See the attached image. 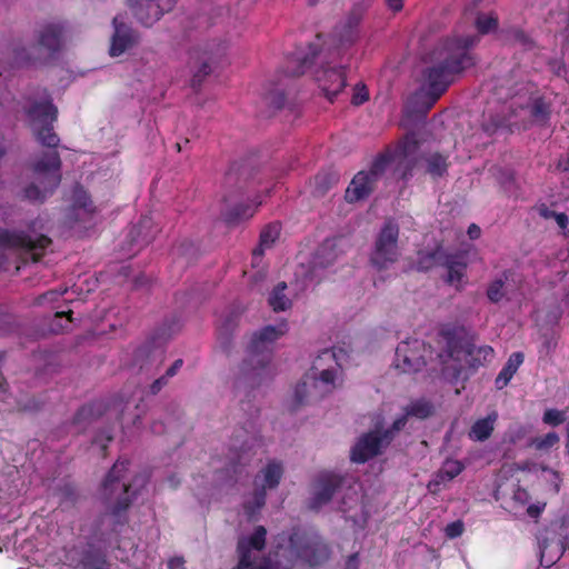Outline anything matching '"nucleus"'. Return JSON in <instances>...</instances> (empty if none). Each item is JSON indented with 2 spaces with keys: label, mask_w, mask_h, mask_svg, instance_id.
<instances>
[{
  "label": "nucleus",
  "mask_w": 569,
  "mask_h": 569,
  "mask_svg": "<svg viewBox=\"0 0 569 569\" xmlns=\"http://www.w3.org/2000/svg\"><path fill=\"white\" fill-rule=\"evenodd\" d=\"M254 212L256 209L252 206L239 203L223 213V220L228 226H236L253 217Z\"/></svg>",
  "instance_id": "c756f323"
},
{
  "label": "nucleus",
  "mask_w": 569,
  "mask_h": 569,
  "mask_svg": "<svg viewBox=\"0 0 569 569\" xmlns=\"http://www.w3.org/2000/svg\"><path fill=\"white\" fill-rule=\"evenodd\" d=\"M253 455L254 453H251L244 445L241 446L240 449L230 458L227 470L234 475L241 473V469L250 463Z\"/></svg>",
  "instance_id": "c9c22d12"
},
{
  "label": "nucleus",
  "mask_w": 569,
  "mask_h": 569,
  "mask_svg": "<svg viewBox=\"0 0 569 569\" xmlns=\"http://www.w3.org/2000/svg\"><path fill=\"white\" fill-rule=\"evenodd\" d=\"M112 26L113 34L111 37L109 54L111 57H119L138 43L139 34L124 22L121 14L113 18Z\"/></svg>",
  "instance_id": "2eb2a0df"
},
{
  "label": "nucleus",
  "mask_w": 569,
  "mask_h": 569,
  "mask_svg": "<svg viewBox=\"0 0 569 569\" xmlns=\"http://www.w3.org/2000/svg\"><path fill=\"white\" fill-rule=\"evenodd\" d=\"M405 412L408 417H415L418 419H427L433 415V405L426 399H418L412 401L405 408Z\"/></svg>",
  "instance_id": "f704fd0d"
},
{
  "label": "nucleus",
  "mask_w": 569,
  "mask_h": 569,
  "mask_svg": "<svg viewBox=\"0 0 569 569\" xmlns=\"http://www.w3.org/2000/svg\"><path fill=\"white\" fill-rule=\"evenodd\" d=\"M66 24L63 22H48L37 31V46L48 52L50 57L61 51L64 42Z\"/></svg>",
  "instance_id": "dca6fc26"
},
{
  "label": "nucleus",
  "mask_w": 569,
  "mask_h": 569,
  "mask_svg": "<svg viewBox=\"0 0 569 569\" xmlns=\"http://www.w3.org/2000/svg\"><path fill=\"white\" fill-rule=\"evenodd\" d=\"M130 461L119 458L101 483V498L106 512L83 522L79 540L64 548V558L72 569H110L107 548L119 542V536L129 523L128 510L139 495L134 485L142 487L146 478L137 476L126 481Z\"/></svg>",
  "instance_id": "f257e3e1"
},
{
  "label": "nucleus",
  "mask_w": 569,
  "mask_h": 569,
  "mask_svg": "<svg viewBox=\"0 0 569 569\" xmlns=\"http://www.w3.org/2000/svg\"><path fill=\"white\" fill-rule=\"evenodd\" d=\"M113 440V435L110 429L99 431L93 440L92 445L99 446L102 457L107 456L108 445Z\"/></svg>",
  "instance_id": "37998d69"
},
{
  "label": "nucleus",
  "mask_w": 569,
  "mask_h": 569,
  "mask_svg": "<svg viewBox=\"0 0 569 569\" xmlns=\"http://www.w3.org/2000/svg\"><path fill=\"white\" fill-rule=\"evenodd\" d=\"M168 569H184V560L181 557L171 558L168 561Z\"/></svg>",
  "instance_id": "e2e57ef3"
},
{
  "label": "nucleus",
  "mask_w": 569,
  "mask_h": 569,
  "mask_svg": "<svg viewBox=\"0 0 569 569\" xmlns=\"http://www.w3.org/2000/svg\"><path fill=\"white\" fill-rule=\"evenodd\" d=\"M339 353H343V350L342 349H336V348H332V349H325L322 350V352L319 355V360L321 359H333L336 361V363L341 367L340 362H339Z\"/></svg>",
  "instance_id": "5fc2aeb1"
},
{
  "label": "nucleus",
  "mask_w": 569,
  "mask_h": 569,
  "mask_svg": "<svg viewBox=\"0 0 569 569\" xmlns=\"http://www.w3.org/2000/svg\"><path fill=\"white\" fill-rule=\"evenodd\" d=\"M358 553L348 557L345 569H358Z\"/></svg>",
  "instance_id": "774afa93"
},
{
  "label": "nucleus",
  "mask_w": 569,
  "mask_h": 569,
  "mask_svg": "<svg viewBox=\"0 0 569 569\" xmlns=\"http://www.w3.org/2000/svg\"><path fill=\"white\" fill-rule=\"evenodd\" d=\"M511 499L516 508H523L529 503L531 497L527 489L517 486L512 492Z\"/></svg>",
  "instance_id": "49530a36"
},
{
  "label": "nucleus",
  "mask_w": 569,
  "mask_h": 569,
  "mask_svg": "<svg viewBox=\"0 0 569 569\" xmlns=\"http://www.w3.org/2000/svg\"><path fill=\"white\" fill-rule=\"evenodd\" d=\"M296 548L298 557L310 566L321 565L330 555L329 547L318 538L308 539L303 545Z\"/></svg>",
  "instance_id": "a211bd4d"
},
{
  "label": "nucleus",
  "mask_w": 569,
  "mask_h": 569,
  "mask_svg": "<svg viewBox=\"0 0 569 569\" xmlns=\"http://www.w3.org/2000/svg\"><path fill=\"white\" fill-rule=\"evenodd\" d=\"M368 100H369V92H368L367 87L365 84H360V83L356 84L353 94L351 98V103L353 106H361L362 103H365Z\"/></svg>",
  "instance_id": "09e8293b"
},
{
  "label": "nucleus",
  "mask_w": 569,
  "mask_h": 569,
  "mask_svg": "<svg viewBox=\"0 0 569 569\" xmlns=\"http://www.w3.org/2000/svg\"><path fill=\"white\" fill-rule=\"evenodd\" d=\"M423 161L426 164V172L432 179L436 180L442 178L448 173V168L450 166L448 153L431 152L423 157Z\"/></svg>",
  "instance_id": "393cba45"
},
{
  "label": "nucleus",
  "mask_w": 569,
  "mask_h": 569,
  "mask_svg": "<svg viewBox=\"0 0 569 569\" xmlns=\"http://www.w3.org/2000/svg\"><path fill=\"white\" fill-rule=\"evenodd\" d=\"M26 113L32 123L36 140L42 147L57 149L60 138L53 124L58 119V109L52 101H33ZM61 166L62 161L57 150L43 152L31 164L37 182H31L23 189V198L30 202L43 203L61 183Z\"/></svg>",
  "instance_id": "f03ea898"
},
{
  "label": "nucleus",
  "mask_w": 569,
  "mask_h": 569,
  "mask_svg": "<svg viewBox=\"0 0 569 569\" xmlns=\"http://www.w3.org/2000/svg\"><path fill=\"white\" fill-rule=\"evenodd\" d=\"M359 20L356 17L348 18V21L346 23V39L341 40L343 42L352 43L355 42L357 38V27H358Z\"/></svg>",
  "instance_id": "8fccbe9b"
},
{
  "label": "nucleus",
  "mask_w": 569,
  "mask_h": 569,
  "mask_svg": "<svg viewBox=\"0 0 569 569\" xmlns=\"http://www.w3.org/2000/svg\"><path fill=\"white\" fill-rule=\"evenodd\" d=\"M559 442V436L556 432H548L547 435L542 437H537L532 445L538 450H545L553 447L556 443Z\"/></svg>",
  "instance_id": "c03bdc74"
},
{
  "label": "nucleus",
  "mask_w": 569,
  "mask_h": 569,
  "mask_svg": "<svg viewBox=\"0 0 569 569\" xmlns=\"http://www.w3.org/2000/svg\"><path fill=\"white\" fill-rule=\"evenodd\" d=\"M72 206L76 209H83L86 212H93L94 207L90 194L83 189L82 186L77 184L72 191Z\"/></svg>",
  "instance_id": "4c0bfd02"
},
{
  "label": "nucleus",
  "mask_w": 569,
  "mask_h": 569,
  "mask_svg": "<svg viewBox=\"0 0 569 569\" xmlns=\"http://www.w3.org/2000/svg\"><path fill=\"white\" fill-rule=\"evenodd\" d=\"M442 267L447 268L448 270L446 282L448 284H455L463 279L467 263L463 261V258L460 254L448 252Z\"/></svg>",
  "instance_id": "bb28decb"
},
{
  "label": "nucleus",
  "mask_w": 569,
  "mask_h": 569,
  "mask_svg": "<svg viewBox=\"0 0 569 569\" xmlns=\"http://www.w3.org/2000/svg\"><path fill=\"white\" fill-rule=\"evenodd\" d=\"M237 180H238V170L234 168V166H232L226 173L224 182H226V184H232Z\"/></svg>",
  "instance_id": "0e129e2a"
},
{
  "label": "nucleus",
  "mask_w": 569,
  "mask_h": 569,
  "mask_svg": "<svg viewBox=\"0 0 569 569\" xmlns=\"http://www.w3.org/2000/svg\"><path fill=\"white\" fill-rule=\"evenodd\" d=\"M525 355L521 351L512 352L495 380L498 390L506 388L519 367L523 363Z\"/></svg>",
  "instance_id": "5701e85b"
},
{
  "label": "nucleus",
  "mask_w": 569,
  "mask_h": 569,
  "mask_svg": "<svg viewBox=\"0 0 569 569\" xmlns=\"http://www.w3.org/2000/svg\"><path fill=\"white\" fill-rule=\"evenodd\" d=\"M266 537V528L257 526L252 535L239 539L237 543L238 562L232 569H269L267 565H257L252 557V550L261 551L264 549Z\"/></svg>",
  "instance_id": "1a4fd4ad"
},
{
  "label": "nucleus",
  "mask_w": 569,
  "mask_h": 569,
  "mask_svg": "<svg viewBox=\"0 0 569 569\" xmlns=\"http://www.w3.org/2000/svg\"><path fill=\"white\" fill-rule=\"evenodd\" d=\"M129 1V6L133 9L136 19L144 27H151L166 12L173 9L177 0H140L134 4Z\"/></svg>",
  "instance_id": "4468645a"
},
{
  "label": "nucleus",
  "mask_w": 569,
  "mask_h": 569,
  "mask_svg": "<svg viewBox=\"0 0 569 569\" xmlns=\"http://www.w3.org/2000/svg\"><path fill=\"white\" fill-rule=\"evenodd\" d=\"M240 311L237 309H230L223 317L220 318L217 326V341L219 348L227 355L232 349V337L236 331L239 320Z\"/></svg>",
  "instance_id": "f3484780"
},
{
  "label": "nucleus",
  "mask_w": 569,
  "mask_h": 569,
  "mask_svg": "<svg viewBox=\"0 0 569 569\" xmlns=\"http://www.w3.org/2000/svg\"><path fill=\"white\" fill-rule=\"evenodd\" d=\"M555 220L560 229L566 230L569 223L568 216L565 212H557Z\"/></svg>",
  "instance_id": "680f3d73"
},
{
  "label": "nucleus",
  "mask_w": 569,
  "mask_h": 569,
  "mask_svg": "<svg viewBox=\"0 0 569 569\" xmlns=\"http://www.w3.org/2000/svg\"><path fill=\"white\" fill-rule=\"evenodd\" d=\"M67 290H63V291H58V290H49L47 292H44L43 295H40L37 299H36V303L37 305H42L46 301H57Z\"/></svg>",
  "instance_id": "864d4df0"
},
{
  "label": "nucleus",
  "mask_w": 569,
  "mask_h": 569,
  "mask_svg": "<svg viewBox=\"0 0 569 569\" xmlns=\"http://www.w3.org/2000/svg\"><path fill=\"white\" fill-rule=\"evenodd\" d=\"M287 283L284 281L279 282L271 291L268 302L273 311H284L291 307V301L284 295Z\"/></svg>",
  "instance_id": "2f4dec72"
},
{
  "label": "nucleus",
  "mask_w": 569,
  "mask_h": 569,
  "mask_svg": "<svg viewBox=\"0 0 569 569\" xmlns=\"http://www.w3.org/2000/svg\"><path fill=\"white\" fill-rule=\"evenodd\" d=\"M343 477L331 471L320 472L313 482V493L309 500V509L318 511L331 501L335 493L341 488Z\"/></svg>",
  "instance_id": "f8f14e48"
},
{
  "label": "nucleus",
  "mask_w": 569,
  "mask_h": 569,
  "mask_svg": "<svg viewBox=\"0 0 569 569\" xmlns=\"http://www.w3.org/2000/svg\"><path fill=\"white\" fill-rule=\"evenodd\" d=\"M316 79L325 96L332 101L346 87V67L335 60L323 61L316 72Z\"/></svg>",
  "instance_id": "9d476101"
},
{
  "label": "nucleus",
  "mask_w": 569,
  "mask_h": 569,
  "mask_svg": "<svg viewBox=\"0 0 569 569\" xmlns=\"http://www.w3.org/2000/svg\"><path fill=\"white\" fill-rule=\"evenodd\" d=\"M398 240L399 226L393 220H387L376 238L370 254V262L377 270H386L399 260Z\"/></svg>",
  "instance_id": "0eeeda50"
},
{
  "label": "nucleus",
  "mask_w": 569,
  "mask_h": 569,
  "mask_svg": "<svg viewBox=\"0 0 569 569\" xmlns=\"http://www.w3.org/2000/svg\"><path fill=\"white\" fill-rule=\"evenodd\" d=\"M463 522L460 520L452 521L447 525L446 527V535L449 538H457L460 537L463 533Z\"/></svg>",
  "instance_id": "603ef678"
},
{
  "label": "nucleus",
  "mask_w": 569,
  "mask_h": 569,
  "mask_svg": "<svg viewBox=\"0 0 569 569\" xmlns=\"http://www.w3.org/2000/svg\"><path fill=\"white\" fill-rule=\"evenodd\" d=\"M480 41L478 36L446 38L440 40L431 52L432 66L423 72L430 109L443 94L452 77L471 68L477 59L471 49Z\"/></svg>",
  "instance_id": "7ed1b4c3"
},
{
  "label": "nucleus",
  "mask_w": 569,
  "mask_h": 569,
  "mask_svg": "<svg viewBox=\"0 0 569 569\" xmlns=\"http://www.w3.org/2000/svg\"><path fill=\"white\" fill-rule=\"evenodd\" d=\"M395 161L392 151L386 150L375 157L368 170L357 172L345 192L348 203H356L368 199L376 190L388 166Z\"/></svg>",
  "instance_id": "39448f33"
},
{
  "label": "nucleus",
  "mask_w": 569,
  "mask_h": 569,
  "mask_svg": "<svg viewBox=\"0 0 569 569\" xmlns=\"http://www.w3.org/2000/svg\"><path fill=\"white\" fill-rule=\"evenodd\" d=\"M505 41L511 44H519L525 50H531L535 47L533 40L520 28L511 27L501 30Z\"/></svg>",
  "instance_id": "7c9ffc66"
},
{
  "label": "nucleus",
  "mask_w": 569,
  "mask_h": 569,
  "mask_svg": "<svg viewBox=\"0 0 569 569\" xmlns=\"http://www.w3.org/2000/svg\"><path fill=\"white\" fill-rule=\"evenodd\" d=\"M107 410L108 405L104 401H92L78 409L73 416L72 423L81 428H86L88 425L102 417Z\"/></svg>",
  "instance_id": "aec40b11"
},
{
  "label": "nucleus",
  "mask_w": 569,
  "mask_h": 569,
  "mask_svg": "<svg viewBox=\"0 0 569 569\" xmlns=\"http://www.w3.org/2000/svg\"><path fill=\"white\" fill-rule=\"evenodd\" d=\"M509 278V271H503L500 278L495 279L487 289V297L491 302H499L503 296L505 281Z\"/></svg>",
  "instance_id": "58836bf2"
},
{
  "label": "nucleus",
  "mask_w": 569,
  "mask_h": 569,
  "mask_svg": "<svg viewBox=\"0 0 569 569\" xmlns=\"http://www.w3.org/2000/svg\"><path fill=\"white\" fill-rule=\"evenodd\" d=\"M168 380L169 378L166 375L156 379L150 386V393L157 395L168 383Z\"/></svg>",
  "instance_id": "13d9d810"
},
{
  "label": "nucleus",
  "mask_w": 569,
  "mask_h": 569,
  "mask_svg": "<svg viewBox=\"0 0 569 569\" xmlns=\"http://www.w3.org/2000/svg\"><path fill=\"white\" fill-rule=\"evenodd\" d=\"M339 181V173L331 169L319 171L313 179L312 193L316 197L325 196Z\"/></svg>",
  "instance_id": "c85d7f7f"
},
{
  "label": "nucleus",
  "mask_w": 569,
  "mask_h": 569,
  "mask_svg": "<svg viewBox=\"0 0 569 569\" xmlns=\"http://www.w3.org/2000/svg\"><path fill=\"white\" fill-rule=\"evenodd\" d=\"M72 311H56L50 322L49 329L52 333H61L67 330L72 322Z\"/></svg>",
  "instance_id": "ea45409f"
},
{
  "label": "nucleus",
  "mask_w": 569,
  "mask_h": 569,
  "mask_svg": "<svg viewBox=\"0 0 569 569\" xmlns=\"http://www.w3.org/2000/svg\"><path fill=\"white\" fill-rule=\"evenodd\" d=\"M467 233L469 236L470 239L475 240V239H478L481 234V229L479 226H477L476 223H471L469 227H468V230H467Z\"/></svg>",
  "instance_id": "338daca9"
},
{
  "label": "nucleus",
  "mask_w": 569,
  "mask_h": 569,
  "mask_svg": "<svg viewBox=\"0 0 569 569\" xmlns=\"http://www.w3.org/2000/svg\"><path fill=\"white\" fill-rule=\"evenodd\" d=\"M419 149V141L416 139L415 134L406 136L403 142L401 143L399 150L397 152H392L395 158L399 154L403 158L409 157Z\"/></svg>",
  "instance_id": "a19ab883"
},
{
  "label": "nucleus",
  "mask_w": 569,
  "mask_h": 569,
  "mask_svg": "<svg viewBox=\"0 0 569 569\" xmlns=\"http://www.w3.org/2000/svg\"><path fill=\"white\" fill-rule=\"evenodd\" d=\"M475 27L479 34L485 36L498 30L499 19L495 13H478Z\"/></svg>",
  "instance_id": "e433bc0d"
},
{
  "label": "nucleus",
  "mask_w": 569,
  "mask_h": 569,
  "mask_svg": "<svg viewBox=\"0 0 569 569\" xmlns=\"http://www.w3.org/2000/svg\"><path fill=\"white\" fill-rule=\"evenodd\" d=\"M468 356L470 357V366L472 368H479L490 362L495 357V350L490 346L471 347L468 349Z\"/></svg>",
  "instance_id": "72a5a7b5"
},
{
  "label": "nucleus",
  "mask_w": 569,
  "mask_h": 569,
  "mask_svg": "<svg viewBox=\"0 0 569 569\" xmlns=\"http://www.w3.org/2000/svg\"><path fill=\"white\" fill-rule=\"evenodd\" d=\"M542 420L545 423L559 426L566 420V418L562 411L557 409H548L545 411Z\"/></svg>",
  "instance_id": "de8ad7c7"
},
{
  "label": "nucleus",
  "mask_w": 569,
  "mask_h": 569,
  "mask_svg": "<svg viewBox=\"0 0 569 569\" xmlns=\"http://www.w3.org/2000/svg\"><path fill=\"white\" fill-rule=\"evenodd\" d=\"M281 226L279 222H271L263 227L259 236V243L252 250L253 259L261 258L267 249H270L279 239Z\"/></svg>",
  "instance_id": "b1692460"
},
{
  "label": "nucleus",
  "mask_w": 569,
  "mask_h": 569,
  "mask_svg": "<svg viewBox=\"0 0 569 569\" xmlns=\"http://www.w3.org/2000/svg\"><path fill=\"white\" fill-rule=\"evenodd\" d=\"M497 419L498 413L496 411L485 418L478 419L469 430V438L473 441H485L489 439L495 430Z\"/></svg>",
  "instance_id": "a878e982"
},
{
  "label": "nucleus",
  "mask_w": 569,
  "mask_h": 569,
  "mask_svg": "<svg viewBox=\"0 0 569 569\" xmlns=\"http://www.w3.org/2000/svg\"><path fill=\"white\" fill-rule=\"evenodd\" d=\"M288 331V323L266 326L256 331L247 347V358L241 365V372L251 385H260L270 373L272 345Z\"/></svg>",
  "instance_id": "20e7f679"
},
{
  "label": "nucleus",
  "mask_w": 569,
  "mask_h": 569,
  "mask_svg": "<svg viewBox=\"0 0 569 569\" xmlns=\"http://www.w3.org/2000/svg\"><path fill=\"white\" fill-rule=\"evenodd\" d=\"M51 244V239L44 234L33 239L24 231H11L0 228V268L6 261L2 249H19L27 254L32 262H38L44 256L46 249Z\"/></svg>",
  "instance_id": "423d86ee"
},
{
  "label": "nucleus",
  "mask_w": 569,
  "mask_h": 569,
  "mask_svg": "<svg viewBox=\"0 0 569 569\" xmlns=\"http://www.w3.org/2000/svg\"><path fill=\"white\" fill-rule=\"evenodd\" d=\"M447 256L448 252L445 251L441 246H438L432 250H420L417 256L416 269L418 271L427 272L435 267H442Z\"/></svg>",
  "instance_id": "412c9836"
},
{
  "label": "nucleus",
  "mask_w": 569,
  "mask_h": 569,
  "mask_svg": "<svg viewBox=\"0 0 569 569\" xmlns=\"http://www.w3.org/2000/svg\"><path fill=\"white\" fill-rule=\"evenodd\" d=\"M309 397L311 395L308 391V382L303 379L295 388V409L306 403Z\"/></svg>",
  "instance_id": "a18cd8bd"
},
{
  "label": "nucleus",
  "mask_w": 569,
  "mask_h": 569,
  "mask_svg": "<svg viewBox=\"0 0 569 569\" xmlns=\"http://www.w3.org/2000/svg\"><path fill=\"white\" fill-rule=\"evenodd\" d=\"M183 365V361L182 359H177L166 371V376L168 378H172L173 376L177 375V372L180 370V368L182 367Z\"/></svg>",
  "instance_id": "052dcab7"
},
{
  "label": "nucleus",
  "mask_w": 569,
  "mask_h": 569,
  "mask_svg": "<svg viewBox=\"0 0 569 569\" xmlns=\"http://www.w3.org/2000/svg\"><path fill=\"white\" fill-rule=\"evenodd\" d=\"M262 476L261 487L264 489H276L283 476V466L279 460H270L266 467L260 471Z\"/></svg>",
  "instance_id": "cd10ccee"
},
{
  "label": "nucleus",
  "mask_w": 569,
  "mask_h": 569,
  "mask_svg": "<svg viewBox=\"0 0 569 569\" xmlns=\"http://www.w3.org/2000/svg\"><path fill=\"white\" fill-rule=\"evenodd\" d=\"M320 41L321 34H317V42L308 44V53L295 52L289 60V63L295 64V67L288 66L287 72L293 77L303 74L313 64L315 59L320 54Z\"/></svg>",
  "instance_id": "6ab92c4d"
},
{
  "label": "nucleus",
  "mask_w": 569,
  "mask_h": 569,
  "mask_svg": "<svg viewBox=\"0 0 569 569\" xmlns=\"http://www.w3.org/2000/svg\"><path fill=\"white\" fill-rule=\"evenodd\" d=\"M556 211L549 209L546 204L539 207V214L545 219H555Z\"/></svg>",
  "instance_id": "69168bd1"
},
{
  "label": "nucleus",
  "mask_w": 569,
  "mask_h": 569,
  "mask_svg": "<svg viewBox=\"0 0 569 569\" xmlns=\"http://www.w3.org/2000/svg\"><path fill=\"white\" fill-rule=\"evenodd\" d=\"M388 446L389 443L380 430H371L363 433L353 445L350 451V460L356 463H365L381 455L383 448Z\"/></svg>",
  "instance_id": "ddd939ff"
},
{
  "label": "nucleus",
  "mask_w": 569,
  "mask_h": 569,
  "mask_svg": "<svg viewBox=\"0 0 569 569\" xmlns=\"http://www.w3.org/2000/svg\"><path fill=\"white\" fill-rule=\"evenodd\" d=\"M270 103L276 109H282L286 103V94L283 91H277L271 96Z\"/></svg>",
  "instance_id": "6e6d98bb"
},
{
  "label": "nucleus",
  "mask_w": 569,
  "mask_h": 569,
  "mask_svg": "<svg viewBox=\"0 0 569 569\" xmlns=\"http://www.w3.org/2000/svg\"><path fill=\"white\" fill-rule=\"evenodd\" d=\"M336 371L332 369H323L320 371L319 381L327 386L326 392H330L335 388Z\"/></svg>",
  "instance_id": "3c124183"
},
{
  "label": "nucleus",
  "mask_w": 569,
  "mask_h": 569,
  "mask_svg": "<svg viewBox=\"0 0 569 569\" xmlns=\"http://www.w3.org/2000/svg\"><path fill=\"white\" fill-rule=\"evenodd\" d=\"M407 421H408V416L407 413L405 412V415L398 417L391 425L390 428L388 429H385L381 431V433L383 435L386 441H388V443L390 445L391 441L393 440L397 432H399L400 430H402L406 425H407Z\"/></svg>",
  "instance_id": "79ce46f5"
},
{
  "label": "nucleus",
  "mask_w": 569,
  "mask_h": 569,
  "mask_svg": "<svg viewBox=\"0 0 569 569\" xmlns=\"http://www.w3.org/2000/svg\"><path fill=\"white\" fill-rule=\"evenodd\" d=\"M465 469V466L459 460H446L442 467L438 470L432 479L428 488L430 491L436 492L440 485L453 480L458 477Z\"/></svg>",
  "instance_id": "4be33fe9"
},
{
  "label": "nucleus",
  "mask_w": 569,
  "mask_h": 569,
  "mask_svg": "<svg viewBox=\"0 0 569 569\" xmlns=\"http://www.w3.org/2000/svg\"><path fill=\"white\" fill-rule=\"evenodd\" d=\"M224 51L220 43H207L194 47L189 52V64L192 71L191 88L199 90L204 79L211 73L212 64Z\"/></svg>",
  "instance_id": "6e6552de"
},
{
  "label": "nucleus",
  "mask_w": 569,
  "mask_h": 569,
  "mask_svg": "<svg viewBox=\"0 0 569 569\" xmlns=\"http://www.w3.org/2000/svg\"><path fill=\"white\" fill-rule=\"evenodd\" d=\"M545 507H546V503H542V505L531 503V505L527 506L526 511L530 518H538L545 510Z\"/></svg>",
  "instance_id": "bf43d9fd"
},
{
  "label": "nucleus",
  "mask_w": 569,
  "mask_h": 569,
  "mask_svg": "<svg viewBox=\"0 0 569 569\" xmlns=\"http://www.w3.org/2000/svg\"><path fill=\"white\" fill-rule=\"evenodd\" d=\"M531 118L540 123L546 124L551 116V104L543 97H538L532 100L530 106Z\"/></svg>",
  "instance_id": "473e14b6"
},
{
  "label": "nucleus",
  "mask_w": 569,
  "mask_h": 569,
  "mask_svg": "<svg viewBox=\"0 0 569 569\" xmlns=\"http://www.w3.org/2000/svg\"><path fill=\"white\" fill-rule=\"evenodd\" d=\"M268 489H264L263 487L257 488L253 493V500L257 508H261L266 503L267 498V491Z\"/></svg>",
  "instance_id": "4d7b16f0"
},
{
  "label": "nucleus",
  "mask_w": 569,
  "mask_h": 569,
  "mask_svg": "<svg viewBox=\"0 0 569 569\" xmlns=\"http://www.w3.org/2000/svg\"><path fill=\"white\" fill-rule=\"evenodd\" d=\"M395 365L403 373L420 371L426 366L423 342L418 339L401 341L396 349Z\"/></svg>",
  "instance_id": "9b49d317"
}]
</instances>
